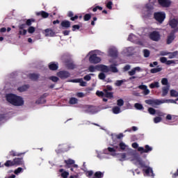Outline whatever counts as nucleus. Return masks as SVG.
I'll return each mask as SVG.
<instances>
[{
  "label": "nucleus",
  "mask_w": 178,
  "mask_h": 178,
  "mask_svg": "<svg viewBox=\"0 0 178 178\" xmlns=\"http://www.w3.org/2000/svg\"><path fill=\"white\" fill-rule=\"evenodd\" d=\"M91 19V14H85L83 15V21L87 22Z\"/></svg>",
  "instance_id": "obj_45"
},
{
  "label": "nucleus",
  "mask_w": 178,
  "mask_h": 178,
  "mask_svg": "<svg viewBox=\"0 0 178 178\" xmlns=\"http://www.w3.org/2000/svg\"><path fill=\"white\" fill-rule=\"evenodd\" d=\"M56 76H58L60 79H65L70 77V72L67 71H59L56 74Z\"/></svg>",
  "instance_id": "obj_9"
},
{
  "label": "nucleus",
  "mask_w": 178,
  "mask_h": 178,
  "mask_svg": "<svg viewBox=\"0 0 178 178\" xmlns=\"http://www.w3.org/2000/svg\"><path fill=\"white\" fill-rule=\"evenodd\" d=\"M6 102L14 106H22L24 104L23 98L14 94L6 95Z\"/></svg>",
  "instance_id": "obj_1"
},
{
  "label": "nucleus",
  "mask_w": 178,
  "mask_h": 178,
  "mask_svg": "<svg viewBox=\"0 0 178 178\" xmlns=\"http://www.w3.org/2000/svg\"><path fill=\"white\" fill-rule=\"evenodd\" d=\"M59 172H60V177L68 178L69 173L67 171H64V169H59Z\"/></svg>",
  "instance_id": "obj_25"
},
{
  "label": "nucleus",
  "mask_w": 178,
  "mask_h": 178,
  "mask_svg": "<svg viewBox=\"0 0 178 178\" xmlns=\"http://www.w3.org/2000/svg\"><path fill=\"white\" fill-rule=\"evenodd\" d=\"M104 94L103 97H106V98H109V99H112L113 98V92H104Z\"/></svg>",
  "instance_id": "obj_32"
},
{
  "label": "nucleus",
  "mask_w": 178,
  "mask_h": 178,
  "mask_svg": "<svg viewBox=\"0 0 178 178\" xmlns=\"http://www.w3.org/2000/svg\"><path fill=\"white\" fill-rule=\"evenodd\" d=\"M35 15H36L37 16H41V17L44 19L49 17V13L46 11L41 10L40 12H37L36 13H35Z\"/></svg>",
  "instance_id": "obj_19"
},
{
  "label": "nucleus",
  "mask_w": 178,
  "mask_h": 178,
  "mask_svg": "<svg viewBox=\"0 0 178 178\" xmlns=\"http://www.w3.org/2000/svg\"><path fill=\"white\" fill-rule=\"evenodd\" d=\"M26 33H28V31L24 29H23L22 31H19V35H26Z\"/></svg>",
  "instance_id": "obj_63"
},
{
  "label": "nucleus",
  "mask_w": 178,
  "mask_h": 178,
  "mask_svg": "<svg viewBox=\"0 0 178 178\" xmlns=\"http://www.w3.org/2000/svg\"><path fill=\"white\" fill-rule=\"evenodd\" d=\"M177 26H178V20L175 19H172L171 20H170V26L171 27V29H177Z\"/></svg>",
  "instance_id": "obj_17"
},
{
  "label": "nucleus",
  "mask_w": 178,
  "mask_h": 178,
  "mask_svg": "<svg viewBox=\"0 0 178 178\" xmlns=\"http://www.w3.org/2000/svg\"><path fill=\"white\" fill-rule=\"evenodd\" d=\"M22 170H23V168H17V169H15V170H14V174H15V175H17L20 174V172H22Z\"/></svg>",
  "instance_id": "obj_54"
},
{
  "label": "nucleus",
  "mask_w": 178,
  "mask_h": 178,
  "mask_svg": "<svg viewBox=\"0 0 178 178\" xmlns=\"http://www.w3.org/2000/svg\"><path fill=\"white\" fill-rule=\"evenodd\" d=\"M156 113H157V111L152 107L148 108V113L150 115H154Z\"/></svg>",
  "instance_id": "obj_49"
},
{
  "label": "nucleus",
  "mask_w": 178,
  "mask_h": 178,
  "mask_svg": "<svg viewBox=\"0 0 178 178\" xmlns=\"http://www.w3.org/2000/svg\"><path fill=\"white\" fill-rule=\"evenodd\" d=\"M106 8L109 10L112 9V1H108V3H106Z\"/></svg>",
  "instance_id": "obj_61"
},
{
  "label": "nucleus",
  "mask_w": 178,
  "mask_h": 178,
  "mask_svg": "<svg viewBox=\"0 0 178 178\" xmlns=\"http://www.w3.org/2000/svg\"><path fill=\"white\" fill-rule=\"evenodd\" d=\"M161 71H162V67L153 68V69L150 70V73L156 74L158 72H161Z\"/></svg>",
  "instance_id": "obj_35"
},
{
  "label": "nucleus",
  "mask_w": 178,
  "mask_h": 178,
  "mask_svg": "<svg viewBox=\"0 0 178 178\" xmlns=\"http://www.w3.org/2000/svg\"><path fill=\"white\" fill-rule=\"evenodd\" d=\"M136 164L139 165V166L143 168H149L145 165V162H144L143 159H140V158H136Z\"/></svg>",
  "instance_id": "obj_15"
},
{
  "label": "nucleus",
  "mask_w": 178,
  "mask_h": 178,
  "mask_svg": "<svg viewBox=\"0 0 178 178\" xmlns=\"http://www.w3.org/2000/svg\"><path fill=\"white\" fill-rule=\"evenodd\" d=\"M109 72H112V73H118V69H117V67H115V65H112L109 67Z\"/></svg>",
  "instance_id": "obj_31"
},
{
  "label": "nucleus",
  "mask_w": 178,
  "mask_h": 178,
  "mask_svg": "<svg viewBox=\"0 0 178 178\" xmlns=\"http://www.w3.org/2000/svg\"><path fill=\"white\" fill-rule=\"evenodd\" d=\"M145 104L148 105H152V106L154 107V106H159L162 104H165V101H161L159 99H154V100L148 99V100H145Z\"/></svg>",
  "instance_id": "obj_6"
},
{
  "label": "nucleus",
  "mask_w": 178,
  "mask_h": 178,
  "mask_svg": "<svg viewBox=\"0 0 178 178\" xmlns=\"http://www.w3.org/2000/svg\"><path fill=\"white\" fill-rule=\"evenodd\" d=\"M146 169H144L143 171L145 173L147 176H150V177H154V174L153 173V170L150 168H145Z\"/></svg>",
  "instance_id": "obj_20"
},
{
  "label": "nucleus",
  "mask_w": 178,
  "mask_h": 178,
  "mask_svg": "<svg viewBox=\"0 0 178 178\" xmlns=\"http://www.w3.org/2000/svg\"><path fill=\"white\" fill-rule=\"evenodd\" d=\"M124 81H123L122 80H118L115 82V86H121V85H122V83H124Z\"/></svg>",
  "instance_id": "obj_64"
},
{
  "label": "nucleus",
  "mask_w": 178,
  "mask_h": 178,
  "mask_svg": "<svg viewBox=\"0 0 178 178\" xmlns=\"http://www.w3.org/2000/svg\"><path fill=\"white\" fill-rule=\"evenodd\" d=\"M72 82H73V83H79L80 86H82V87L86 86V82L83 81V80H82V79H73V80H72Z\"/></svg>",
  "instance_id": "obj_26"
},
{
  "label": "nucleus",
  "mask_w": 178,
  "mask_h": 178,
  "mask_svg": "<svg viewBox=\"0 0 178 178\" xmlns=\"http://www.w3.org/2000/svg\"><path fill=\"white\" fill-rule=\"evenodd\" d=\"M44 33L46 37H54L55 36V32L54 30H51V29H47L44 30Z\"/></svg>",
  "instance_id": "obj_18"
},
{
  "label": "nucleus",
  "mask_w": 178,
  "mask_h": 178,
  "mask_svg": "<svg viewBox=\"0 0 178 178\" xmlns=\"http://www.w3.org/2000/svg\"><path fill=\"white\" fill-rule=\"evenodd\" d=\"M67 16L70 17V20H72L73 22L77 19V15H74V14L72 11L68 12Z\"/></svg>",
  "instance_id": "obj_22"
},
{
  "label": "nucleus",
  "mask_w": 178,
  "mask_h": 178,
  "mask_svg": "<svg viewBox=\"0 0 178 178\" xmlns=\"http://www.w3.org/2000/svg\"><path fill=\"white\" fill-rule=\"evenodd\" d=\"M148 37L152 41L158 42L159 40H161V33H159L156 31L150 33V34L148 35Z\"/></svg>",
  "instance_id": "obj_5"
},
{
  "label": "nucleus",
  "mask_w": 178,
  "mask_h": 178,
  "mask_svg": "<svg viewBox=\"0 0 178 178\" xmlns=\"http://www.w3.org/2000/svg\"><path fill=\"white\" fill-rule=\"evenodd\" d=\"M161 101H163L165 102V103H171V104H177V100H173V99H162Z\"/></svg>",
  "instance_id": "obj_44"
},
{
  "label": "nucleus",
  "mask_w": 178,
  "mask_h": 178,
  "mask_svg": "<svg viewBox=\"0 0 178 178\" xmlns=\"http://www.w3.org/2000/svg\"><path fill=\"white\" fill-rule=\"evenodd\" d=\"M178 32V27L177 29H175L174 30L171 31V33H170V35L168 37L166 38V44H171L172 43V41L175 39V33Z\"/></svg>",
  "instance_id": "obj_4"
},
{
  "label": "nucleus",
  "mask_w": 178,
  "mask_h": 178,
  "mask_svg": "<svg viewBox=\"0 0 178 178\" xmlns=\"http://www.w3.org/2000/svg\"><path fill=\"white\" fill-rule=\"evenodd\" d=\"M92 75V74L85 75V76H83V80L86 81H90L91 80V76Z\"/></svg>",
  "instance_id": "obj_53"
},
{
  "label": "nucleus",
  "mask_w": 178,
  "mask_h": 178,
  "mask_svg": "<svg viewBox=\"0 0 178 178\" xmlns=\"http://www.w3.org/2000/svg\"><path fill=\"white\" fill-rule=\"evenodd\" d=\"M35 22V19H29L26 20V23L24 24V25H26L28 26H31L32 25V23Z\"/></svg>",
  "instance_id": "obj_40"
},
{
  "label": "nucleus",
  "mask_w": 178,
  "mask_h": 178,
  "mask_svg": "<svg viewBox=\"0 0 178 178\" xmlns=\"http://www.w3.org/2000/svg\"><path fill=\"white\" fill-rule=\"evenodd\" d=\"M104 174L103 172L99 171V172H95L94 173V176H92V178H103Z\"/></svg>",
  "instance_id": "obj_30"
},
{
  "label": "nucleus",
  "mask_w": 178,
  "mask_h": 178,
  "mask_svg": "<svg viewBox=\"0 0 178 178\" xmlns=\"http://www.w3.org/2000/svg\"><path fill=\"white\" fill-rule=\"evenodd\" d=\"M104 79H106V75H104V73L102 72L99 74V79L104 80Z\"/></svg>",
  "instance_id": "obj_57"
},
{
  "label": "nucleus",
  "mask_w": 178,
  "mask_h": 178,
  "mask_svg": "<svg viewBox=\"0 0 178 178\" xmlns=\"http://www.w3.org/2000/svg\"><path fill=\"white\" fill-rule=\"evenodd\" d=\"M170 90V86L167 85L166 86L162 88V97H165L168 95V91Z\"/></svg>",
  "instance_id": "obj_23"
},
{
  "label": "nucleus",
  "mask_w": 178,
  "mask_h": 178,
  "mask_svg": "<svg viewBox=\"0 0 178 178\" xmlns=\"http://www.w3.org/2000/svg\"><path fill=\"white\" fill-rule=\"evenodd\" d=\"M161 83H162V86H168V79L166 78H163Z\"/></svg>",
  "instance_id": "obj_58"
},
{
  "label": "nucleus",
  "mask_w": 178,
  "mask_h": 178,
  "mask_svg": "<svg viewBox=\"0 0 178 178\" xmlns=\"http://www.w3.org/2000/svg\"><path fill=\"white\" fill-rule=\"evenodd\" d=\"M159 5H161L163 8L170 7L171 5V1L170 0H157Z\"/></svg>",
  "instance_id": "obj_10"
},
{
  "label": "nucleus",
  "mask_w": 178,
  "mask_h": 178,
  "mask_svg": "<svg viewBox=\"0 0 178 178\" xmlns=\"http://www.w3.org/2000/svg\"><path fill=\"white\" fill-rule=\"evenodd\" d=\"M28 77L32 81H38V79L40 78V74H35V73H32V74H29Z\"/></svg>",
  "instance_id": "obj_14"
},
{
  "label": "nucleus",
  "mask_w": 178,
  "mask_h": 178,
  "mask_svg": "<svg viewBox=\"0 0 178 178\" xmlns=\"http://www.w3.org/2000/svg\"><path fill=\"white\" fill-rule=\"evenodd\" d=\"M121 112L120 107L115 106L112 108V113L115 115H118Z\"/></svg>",
  "instance_id": "obj_33"
},
{
  "label": "nucleus",
  "mask_w": 178,
  "mask_h": 178,
  "mask_svg": "<svg viewBox=\"0 0 178 178\" xmlns=\"http://www.w3.org/2000/svg\"><path fill=\"white\" fill-rule=\"evenodd\" d=\"M29 88V85H24L17 88V90H18L20 92H23L26 90H28Z\"/></svg>",
  "instance_id": "obj_27"
},
{
  "label": "nucleus",
  "mask_w": 178,
  "mask_h": 178,
  "mask_svg": "<svg viewBox=\"0 0 178 178\" xmlns=\"http://www.w3.org/2000/svg\"><path fill=\"white\" fill-rule=\"evenodd\" d=\"M99 68L98 67H97V65L95 66H90V67H88V71H90V72H95V70H97L98 71Z\"/></svg>",
  "instance_id": "obj_34"
},
{
  "label": "nucleus",
  "mask_w": 178,
  "mask_h": 178,
  "mask_svg": "<svg viewBox=\"0 0 178 178\" xmlns=\"http://www.w3.org/2000/svg\"><path fill=\"white\" fill-rule=\"evenodd\" d=\"M26 31L31 34H33L34 32H35V27L29 26V28H28V31Z\"/></svg>",
  "instance_id": "obj_48"
},
{
  "label": "nucleus",
  "mask_w": 178,
  "mask_h": 178,
  "mask_svg": "<svg viewBox=\"0 0 178 178\" xmlns=\"http://www.w3.org/2000/svg\"><path fill=\"white\" fill-rule=\"evenodd\" d=\"M85 113L94 115L97 113V108L94 106L86 105L85 106Z\"/></svg>",
  "instance_id": "obj_7"
},
{
  "label": "nucleus",
  "mask_w": 178,
  "mask_h": 178,
  "mask_svg": "<svg viewBox=\"0 0 178 178\" xmlns=\"http://www.w3.org/2000/svg\"><path fill=\"white\" fill-rule=\"evenodd\" d=\"M79 29H81V26L79 25H73L72 31H76V30H79Z\"/></svg>",
  "instance_id": "obj_62"
},
{
  "label": "nucleus",
  "mask_w": 178,
  "mask_h": 178,
  "mask_svg": "<svg viewBox=\"0 0 178 178\" xmlns=\"http://www.w3.org/2000/svg\"><path fill=\"white\" fill-rule=\"evenodd\" d=\"M170 95L171 97H178V92L175 90H171L170 91Z\"/></svg>",
  "instance_id": "obj_37"
},
{
  "label": "nucleus",
  "mask_w": 178,
  "mask_h": 178,
  "mask_svg": "<svg viewBox=\"0 0 178 178\" xmlns=\"http://www.w3.org/2000/svg\"><path fill=\"white\" fill-rule=\"evenodd\" d=\"M97 67L99 68L97 71H100L103 73L109 72V67H108L106 65H97Z\"/></svg>",
  "instance_id": "obj_12"
},
{
  "label": "nucleus",
  "mask_w": 178,
  "mask_h": 178,
  "mask_svg": "<svg viewBox=\"0 0 178 178\" xmlns=\"http://www.w3.org/2000/svg\"><path fill=\"white\" fill-rule=\"evenodd\" d=\"M138 88H139V90H144L143 92V94L144 95H148V94H149V90L147 88V86L146 85H141L138 86Z\"/></svg>",
  "instance_id": "obj_16"
},
{
  "label": "nucleus",
  "mask_w": 178,
  "mask_h": 178,
  "mask_svg": "<svg viewBox=\"0 0 178 178\" xmlns=\"http://www.w3.org/2000/svg\"><path fill=\"white\" fill-rule=\"evenodd\" d=\"M70 26V22L67 20H64L60 22V27H63L64 29H68Z\"/></svg>",
  "instance_id": "obj_24"
},
{
  "label": "nucleus",
  "mask_w": 178,
  "mask_h": 178,
  "mask_svg": "<svg viewBox=\"0 0 178 178\" xmlns=\"http://www.w3.org/2000/svg\"><path fill=\"white\" fill-rule=\"evenodd\" d=\"M49 79L53 82H58V81H59V79L57 76H51L49 78Z\"/></svg>",
  "instance_id": "obj_52"
},
{
  "label": "nucleus",
  "mask_w": 178,
  "mask_h": 178,
  "mask_svg": "<svg viewBox=\"0 0 178 178\" xmlns=\"http://www.w3.org/2000/svg\"><path fill=\"white\" fill-rule=\"evenodd\" d=\"M149 87H150V89L159 88V82L152 83L149 85Z\"/></svg>",
  "instance_id": "obj_38"
},
{
  "label": "nucleus",
  "mask_w": 178,
  "mask_h": 178,
  "mask_svg": "<svg viewBox=\"0 0 178 178\" xmlns=\"http://www.w3.org/2000/svg\"><path fill=\"white\" fill-rule=\"evenodd\" d=\"M165 63L166 65H170L172 64H175V61L173 60H171L165 61V63Z\"/></svg>",
  "instance_id": "obj_60"
},
{
  "label": "nucleus",
  "mask_w": 178,
  "mask_h": 178,
  "mask_svg": "<svg viewBox=\"0 0 178 178\" xmlns=\"http://www.w3.org/2000/svg\"><path fill=\"white\" fill-rule=\"evenodd\" d=\"M108 54L111 58H117L118 56V51H117V49L115 48L109 49Z\"/></svg>",
  "instance_id": "obj_11"
},
{
  "label": "nucleus",
  "mask_w": 178,
  "mask_h": 178,
  "mask_svg": "<svg viewBox=\"0 0 178 178\" xmlns=\"http://www.w3.org/2000/svg\"><path fill=\"white\" fill-rule=\"evenodd\" d=\"M95 95L99 96V97H103V96L105 95V92L97 91L95 92Z\"/></svg>",
  "instance_id": "obj_59"
},
{
  "label": "nucleus",
  "mask_w": 178,
  "mask_h": 178,
  "mask_svg": "<svg viewBox=\"0 0 178 178\" xmlns=\"http://www.w3.org/2000/svg\"><path fill=\"white\" fill-rule=\"evenodd\" d=\"M102 10H103V8L99 6H97L92 8V12H94V13L97 12V10L102 11Z\"/></svg>",
  "instance_id": "obj_51"
},
{
  "label": "nucleus",
  "mask_w": 178,
  "mask_h": 178,
  "mask_svg": "<svg viewBox=\"0 0 178 178\" xmlns=\"http://www.w3.org/2000/svg\"><path fill=\"white\" fill-rule=\"evenodd\" d=\"M161 121H162V118H161V117H156V118H154V123H156V124L159 123V122H161Z\"/></svg>",
  "instance_id": "obj_56"
},
{
  "label": "nucleus",
  "mask_w": 178,
  "mask_h": 178,
  "mask_svg": "<svg viewBox=\"0 0 178 178\" xmlns=\"http://www.w3.org/2000/svg\"><path fill=\"white\" fill-rule=\"evenodd\" d=\"M165 17V13L162 12H156L153 14V18L157 23H159V24H162V23H163Z\"/></svg>",
  "instance_id": "obj_3"
},
{
  "label": "nucleus",
  "mask_w": 178,
  "mask_h": 178,
  "mask_svg": "<svg viewBox=\"0 0 178 178\" xmlns=\"http://www.w3.org/2000/svg\"><path fill=\"white\" fill-rule=\"evenodd\" d=\"M20 155H22V153H17L15 151H11L10 152V156H20Z\"/></svg>",
  "instance_id": "obj_42"
},
{
  "label": "nucleus",
  "mask_w": 178,
  "mask_h": 178,
  "mask_svg": "<svg viewBox=\"0 0 178 178\" xmlns=\"http://www.w3.org/2000/svg\"><path fill=\"white\" fill-rule=\"evenodd\" d=\"M124 105V101L122 99H119L117 100V106L121 107Z\"/></svg>",
  "instance_id": "obj_46"
},
{
  "label": "nucleus",
  "mask_w": 178,
  "mask_h": 178,
  "mask_svg": "<svg viewBox=\"0 0 178 178\" xmlns=\"http://www.w3.org/2000/svg\"><path fill=\"white\" fill-rule=\"evenodd\" d=\"M108 91H112V86L110 85L106 86V88L103 89L104 92H108Z\"/></svg>",
  "instance_id": "obj_47"
},
{
  "label": "nucleus",
  "mask_w": 178,
  "mask_h": 178,
  "mask_svg": "<svg viewBox=\"0 0 178 178\" xmlns=\"http://www.w3.org/2000/svg\"><path fill=\"white\" fill-rule=\"evenodd\" d=\"M135 108H136V110H138V111H140V110L144 109V107L143 106V104L136 103V104H135Z\"/></svg>",
  "instance_id": "obj_43"
},
{
  "label": "nucleus",
  "mask_w": 178,
  "mask_h": 178,
  "mask_svg": "<svg viewBox=\"0 0 178 178\" xmlns=\"http://www.w3.org/2000/svg\"><path fill=\"white\" fill-rule=\"evenodd\" d=\"M143 148L144 149H145V153H148L153 151V148L149 146L148 145H145V146Z\"/></svg>",
  "instance_id": "obj_41"
},
{
  "label": "nucleus",
  "mask_w": 178,
  "mask_h": 178,
  "mask_svg": "<svg viewBox=\"0 0 178 178\" xmlns=\"http://www.w3.org/2000/svg\"><path fill=\"white\" fill-rule=\"evenodd\" d=\"M49 70L51 71L58 70V64L55 63L54 62L49 63Z\"/></svg>",
  "instance_id": "obj_21"
},
{
  "label": "nucleus",
  "mask_w": 178,
  "mask_h": 178,
  "mask_svg": "<svg viewBox=\"0 0 178 178\" xmlns=\"http://www.w3.org/2000/svg\"><path fill=\"white\" fill-rule=\"evenodd\" d=\"M120 149L121 150H125L126 149V144L124 143H120L119 144Z\"/></svg>",
  "instance_id": "obj_55"
},
{
  "label": "nucleus",
  "mask_w": 178,
  "mask_h": 178,
  "mask_svg": "<svg viewBox=\"0 0 178 178\" xmlns=\"http://www.w3.org/2000/svg\"><path fill=\"white\" fill-rule=\"evenodd\" d=\"M143 53L144 54V58L149 57V50L144 49L143 50Z\"/></svg>",
  "instance_id": "obj_50"
},
{
  "label": "nucleus",
  "mask_w": 178,
  "mask_h": 178,
  "mask_svg": "<svg viewBox=\"0 0 178 178\" xmlns=\"http://www.w3.org/2000/svg\"><path fill=\"white\" fill-rule=\"evenodd\" d=\"M64 163L67 167L70 168V165H74V160L68 159L67 160H64Z\"/></svg>",
  "instance_id": "obj_28"
},
{
  "label": "nucleus",
  "mask_w": 178,
  "mask_h": 178,
  "mask_svg": "<svg viewBox=\"0 0 178 178\" xmlns=\"http://www.w3.org/2000/svg\"><path fill=\"white\" fill-rule=\"evenodd\" d=\"M68 104L70 105H74L77 104V99L74 97L70 98V101L68 102Z\"/></svg>",
  "instance_id": "obj_39"
},
{
  "label": "nucleus",
  "mask_w": 178,
  "mask_h": 178,
  "mask_svg": "<svg viewBox=\"0 0 178 178\" xmlns=\"http://www.w3.org/2000/svg\"><path fill=\"white\" fill-rule=\"evenodd\" d=\"M167 56H168V58H170V59L177 58L178 57V51H175Z\"/></svg>",
  "instance_id": "obj_29"
},
{
  "label": "nucleus",
  "mask_w": 178,
  "mask_h": 178,
  "mask_svg": "<svg viewBox=\"0 0 178 178\" xmlns=\"http://www.w3.org/2000/svg\"><path fill=\"white\" fill-rule=\"evenodd\" d=\"M46 103V99L44 98H38V100L35 101V104H43Z\"/></svg>",
  "instance_id": "obj_36"
},
{
  "label": "nucleus",
  "mask_w": 178,
  "mask_h": 178,
  "mask_svg": "<svg viewBox=\"0 0 178 178\" xmlns=\"http://www.w3.org/2000/svg\"><path fill=\"white\" fill-rule=\"evenodd\" d=\"M22 165H23V158H15L13 161L8 160L3 164V165L6 168H11L13 166H19Z\"/></svg>",
  "instance_id": "obj_2"
},
{
  "label": "nucleus",
  "mask_w": 178,
  "mask_h": 178,
  "mask_svg": "<svg viewBox=\"0 0 178 178\" xmlns=\"http://www.w3.org/2000/svg\"><path fill=\"white\" fill-rule=\"evenodd\" d=\"M141 69L140 67H135L131 69V70L129 71V76H132L136 74V72H140Z\"/></svg>",
  "instance_id": "obj_13"
},
{
  "label": "nucleus",
  "mask_w": 178,
  "mask_h": 178,
  "mask_svg": "<svg viewBox=\"0 0 178 178\" xmlns=\"http://www.w3.org/2000/svg\"><path fill=\"white\" fill-rule=\"evenodd\" d=\"M89 61L91 64H97L102 61V59L97 56V54H92L90 56Z\"/></svg>",
  "instance_id": "obj_8"
}]
</instances>
